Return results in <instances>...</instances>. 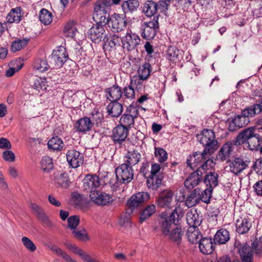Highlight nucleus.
Returning a JSON list of instances; mask_svg holds the SVG:
<instances>
[{"label": "nucleus", "instance_id": "63", "mask_svg": "<svg viewBox=\"0 0 262 262\" xmlns=\"http://www.w3.org/2000/svg\"><path fill=\"white\" fill-rule=\"evenodd\" d=\"M252 250L253 249L255 254L260 256L262 255V241L254 240L251 244Z\"/></svg>", "mask_w": 262, "mask_h": 262}, {"label": "nucleus", "instance_id": "33", "mask_svg": "<svg viewBox=\"0 0 262 262\" xmlns=\"http://www.w3.org/2000/svg\"><path fill=\"white\" fill-rule=\"evenodd\" d=\"M21 11L22 9L20 7L12 9L6 16V24L7 23L10 24L19 23L22 17Z\"/></svg>", "mask_w": 262, "mask_h": 262}, {"label": "nucleus", "instance_id": "19", "mask_svg": "<svg viewBox=\"0 0 262 262\" xmlns=\"http://www.w3.org/2000/svg\"><path fill=\"white\" fill-rule=\"evenodd\" d=\"M150 198L147 192H139L132 195L127 201L126 205L132 210L141 205Z\"/></svg>", "mask_w": 262, "mask_h": 262}, {"label": "nucleus", "instance_id": "4", "mask_svg": "<svg viewBox=\"0 0 262 262\" xmlns=\"http://www.w3.org/2000/svg\"><path fill=\"white\" fill-rule=\"evenodd\" d=\"M197 140L204 147V149L214 153L219 148L217 140L215 139L214 132L210 129L204 128L200 134L196 136Z\"/></svg>", "mask_w": 262, "mask_h": 262}, {"label": "nucleus", "instance_id": "48", "mask_svg": "<svg viewBox=\"0 0 262 262\" xmlns=\"http://www.w3.org/2000/svg\"><path fill=\"white\" fill-rule=\"evenodd\" d=\"M207 157L206 159L202 163L200 166L196 169L202 171L203 173L206 172L207 170L213 168L216 164L215 162L217 160L216 158H214L213 157L209 158L207 156Z\"/></svg>", "mask_w": 262, "mask_h": 262}, {"label": "nucleus", "instance_id": "5", "mask_svg": "<svg viewBox=\"0 0 262 262\" xmlns=\"http://www.w3.org/2000/svg\"><path fill=\"white\" fill-rule=\"evenodd\" d=\"M262 112V98L258 104H254L243 110L241 115L237 116L233 119V122L238 126H243V124H248L250 122L249 117H254L255 115Z\"/></svg>", "mask_w": 262, "mask_h": 262}, {"label": "nucleus", "instance_id": "6", "mask_svg": "<svg viewBox=\"0 0 262 262\" xmlns=\"http://www.w3.org/2000/svg\"><path fill=\"white\" fill-rule=\"evenodd\" d=\"M160 29L159 20L157 18L152 19L148 21H144L141 25L140 33L141 37L146 40H151L155 38Z\"/></svg>", "mask_w": 262, "mask_h": 262}, {"label": "nucleus", "instance_id": "56", "mask_svg": "<svg viewBox=\"0 0 262 262\" xmlns=\"http://www.w3.org/2000/svg\"><path fill=\"white\" fill-rule=\"evenodd\" d=\"M155 156L157 159L158 161L160 163L164 162L168 158L166 151L161 147H156L155 148Z\"/></svg>", "mask_w": 262, "mask_h": 262}, {"label": "nucleus", "instance_id": "32", "mask_svg": "<svg viewBox=\"0 0 262 262\" xmlns=\"http://www.w3.org/2000/svg\"><path fill=\"white\" fill-rule=\"evenodd\" d=\"M201 216H200L196 210H190L186 214V221L189 227L196 228L202 222Z\"/></svg>", "mask_w": 262, "mask_h": 262}, {"label": "nucleus", "instance_id": "45", "mask_svg": "<svg viewBox=\"0 0 262 262\" xmlns=\"http://www.w3.org/2000/svg\"><path fill=\"white\" fill-rule=\"evenodd\" d=\"M47 81L45 78L34 76L30 82L32 88L37 91L46 89Z\"/></svg>", "mask_w": 262, "mask_h": 262}, {"label": "nucleus", "instance_id": "14", "mask_svg": "<svg viewBox=\"0 0 262 262\" xmlns=\"http://www.w3.org/2000/svg\"><path fill=\"white\" fill-rule=\"evenodd\" d=\"M129 130L123 127V126H120L118 124L112 130V133L111 135V138L114 145H118L121 147L123 142L127 138Z\"/></svg>", "mask_w": 262, "mask_h": 262}, {"label": "nucleus", "instance_id": "51", "mask_svg": "<svg viewBox=\"0 0 262 262\" xmlns=\"http://www.w3.org/2000/svg\"><path fill=\"white\" fill-rule=\"evenodd\" d=\"M33 67L34 69L41 72L46 71L50 68L47 60L43 58L36 59L33 62Z\"/></svg>", "mask_w": 262, "mask_h": 262}, {"label": "nucleus", "instance_id": "26", "mask_svg": "<svg viewBox=\"0 0 262 262\" xmlns=\"http://www.w3.org/2000/svg\"><path fill=\"white\" fill-rule=\"evenodd\" d=\"M93 126L91 118L86 116H84L78 119L74 126L77 132L83 134H86L90 131Z\"/></svg>", "mask_w": 262, "mask_h": 262}, {"label": "nucleus", "instance_id": "29", "mask_svg": "<svg viewBox=\"0 0 262 262\" xmlns=\"http://www.w3.org/2000/svg\"><path fill=\"white\" fill-rule=\"evenodd\" d=\"M238 253L241 260L239 262H253V254L251 247L247 244H245L241 246Z\"/></svg>", "mask_w": 262, "mask_h": 262}, {"label": "nucleus", "instance_id": "49", "mask_svg": "<svg viewBox=\"0 0 262 262\" xmlns=\"http://www.w3.org/2000/svg\"><path fill=\"white\" fill-rule=\"evenodd\" d=\"M29 41V39L28 38L15 39L12 42L10 49L11 51L12 52H16L21 50L27 46Z\"/></svg>", "mask_w": 262, "mask_h": 262}, {"label": "nucleus", "instance_id": "22", "mask_svg": "<svg viewBox=\"0 0 262 262\" xmlns=\"http://www.w3.org/2000/svg\"><path fill=\"white\" fill-rule=\"evenodd\" d=\"M51 180L63 188H68L71 183L69 174L66 172L60 173L57 170L54 171L51 176Z\"/></svg>", "mask_w": 262, "mask_h": 262}, {"label": "nucleus", "instance_id": "35", "mask_svg": "<svg viewBox=\"0 0 262 262\" xmlns=\"http://www.w3.org/2000/svg\"><path fill=\"white\" fill-rule=\"evenodd\" d=\"M230 239L229 232L225 228H221L217 231L214 236L213 241L215 244H225Z\"/></svg>", "mask_w": 262, "mask_h": 262}, {"label": "nucleus", "instance_id": "59", "mask_svg": "<svg viewBox=\"0 0 262 262\" xmlns=\"http://www.w3.org/2000/svg\"><path fill=\"white\" fill-rule=\"evenodd\" d=\"M135 89L129 84L122 89L123 96L125 98L133 99L135 98Z\"/></svg>", "mask_w": 262, "mask_h": 262}, {"label": "nucleus", "instance_id": "36", "mask_svg": "<svg viewBox=\"0 0 262 262\" xmlns=\"http://www.w3.org/2000/svg\"><path fill=\"white\" fill-rule=\"evenodd\" d=\"M219 174L215 172L207 173L204 178V183L208 188L213 189L219 184Z\"/></svg>", "mask_w": 262, "mask_h": 262}, {"label": "nucleus", "instance_id": "16", "mask_svg": "<svg viewBox=\"0 0 262 262\" xmlns=\"http://www.w3.org/2000/svg\"><path fill=\"white\" fill-rule=\"evenodd\" d=\"M100 6H95L93 18L96 25L104 27L108 25L111 16L106 10L100 9Z\"/></svg>", "mask_w": 262, "mask_h": 262}, {"label": "nucleus", "instance_id": "23", "mask_svg": "<svg viewBox=\"0 0 262 262\" xmlns=\"http://www.w3.org/2000/svg\"><path fill=\"white\" fill-rule=\"evenodd\" d=\"M199 249L204 254H212L215 249V244L213 238L211 237H202L199 239Z\"/></svg>", "mask_w": 262, "mask_h": 262}, {"label": "nucleus", "instance_id": "27", "mask_svg": "<svg viewBox=\"0 0 262 262\" xmlns=\"http://www.w3.org/2000/svg\"><path fill=\"white\" fill-rule=\"evenodd\" d=\"M199 193H200V188L197 187L190 191L186 198L185 195L183 196L184 199H185V204L187 207L190 208L200 203Z\"/></svg>", "mask_w": 262, "mask_h": 262}, {"label": "nucleus", "instance_id": "10", "mask_svg": "<svg viewBox=\"0 0 262 262\" xmlns=\"http://www.w3.org/2000/svg\"><path fill=\"white\" fill-rule=\"evenodd\" d=\"M121 40L123 49L127 51H132L140 44L141 39L137 34L129 30Z\"/></svg>", "mask_w": 262, "mask_h": 262}, {"label": "nucleus", "instance_id": "64", "mask_svg": "<svg viewBox=\"0 0 262 262\" xmlns=\"http://www.w3.org/2000/svg\"><path fill=\"white\" fill-rule=\"evenodd\" d=\"M21 242L24 246L31 252H34L36 249L35 244L28 237H23L21 238Z\"/></svg>", "mask_w": 262, "mask_h": 262}, {"label": "nucleus", "instance_id": "50", "mask_svg": "<svg viewBox=\"0 0 262 262\" xmlns=\"http://www.w3.org/2000/svg\"><path fill=\"white\" fill-rule=\"evenodd\" d=\"M41 170L46 173H49L53 169L54 165L52 158L48 157H43L40 161Z\"/></svg>", "mask_w": 262, "mask_h": 262}, {"label": "nucleus", "instance_id": "17", "mask_svg": "<svg viewBox=\"0 0 262 262\" xmlns=\"http://www.w3.org/2000/svg\"><path fill=\"white\" fill-rule=\"evenodd\" d=\"M249 163L250 161L245 160L242 157H234L230 161L229 164L230 171L235 175H238L248 167Z\"/></svg>", "mask_w": 262, "mask_h": 262}, {"label": "nucleus", "instance_id": "15", "mask_svg": "<svg viewBox=\"0 0 262 262\" xmlns=\"http://www.w3.org/2000/svg\"><path fill=\"white\" fill-rule=\"evenodd\" d=\"M67 162L72 168H76L81 165L84 161L83 154L75 149H71L66 154Z\"/></svg>", "mask_w": 262, "mask_h": 262}, {"label": "nucleus", "instance_id": "37", "mask_svg": "<svg viewBox=\"0 0 262 262\" xmlns=\"http://www.w3.org/2000/svg\"><path fill=\"white\" fill-rule=\"evenodd\" d=\"M103 43L104 48L107 46L110 48L109 50H115L117 46H120V37L116 34H110L108 37L106 35L103 39Z\"/></svg>", "mask_w": 262, "mask_h": 262}, {"label": "nucleus", "instance_id": "43", "mask_svg": "<svg viewBox=\"0 0 262 262\" xmlns=\"http://www.w3.org/2000/svg\"><path fill=\"white\" fill-rule=\"evenodd\" d=\"M49 149L52 151H60L63 147L62 140L57 136L53 137L48 142Z\"/></svg>", "mask_w": 262, "mask_h": 262}, {"label": "nucleus", "instance_id": "24", "mask_svg": "<svg viewBox=\"0 0 262 262\" xmlns=\"http://www.w3.org/2000/svg\"><path fill=\"white\" fill-rule=\"evenodd\" d=\"M104 92L106 98L110 101H118L123 96L122 89L116 82L112 86L105 89Z\"/></svg>", "mask_w": 262, "mask_h": 262}, {"label": "nucleus", "instance_id": "28", "mask_svg": "<svg viewBox=\"0 0 262 262\" xmlns=\"http://www.w3.org/2000/svg\"><path fill=\"white\" fill-rule=\"evenodd\" d=\"M30 206L37 218L41 222L43 225L46 226H52L51 221L41 207L34 203H32Z\"/></svg>", "mask_w": 262, "mask_h": 262}, {"label": "nucleus", "instance_id": "54", "mask_svg": "<svg viewBox=\"0 0 262 262\" xmlns=\"http://www.w3.org/2000/svg\"><path fill=\"white\" fill-rule=\"evenodd\" d=\"M89 117L91 120L92 125H98L101 122L103 119V114L99 111L98 108H94L89 114Z\"/></svg>", "mask_w": 262, "mask_h": 262}, {"label": "nucleus", "instance_id": "7", "mask_svg": "<svg viewBox=\"0 0 262 262\" xmlns=\"http://www.w3.org/2000/svg\"><path fill=\"white\" fill-rule=\"evenodd\" d=\"M115 172L117 180L121 183L127 184L134 178L133 167L124 163L119 165L116 169Z\"/></svg>", "mask_w": 262, "mask_h": 262}, {"label": "nucleus", "instance_id": "18", "mask_svg": "<svg viewBox=\"0 0 262 262\" xmlns=\"http://www.w3.org/2000/svg\"><path fill=\"white\" fill-rule=\"evenodd\" d=\"M88 38L93 42L98 43L103 41L104 38L106 37L105 30L104 27L98 25H93L88 30Z\"/></svg>", "mask_w": 262, "mask_h": 262}, {"label": "nucleus", "instance_id": "30", "mask_svg": "<svg viewBox=\"0 0 262 262\" xmlns=\"http://www.w3.org/2000/svg\"><path fill=\"white\" fill-rule=\"evenodd\" d=\"M184 53L183 51L178 49L175 46H170L167 50L166 57L171 61H181L183 58Z\"/></svg>", "mask_w": 262, "mask_h": 262}, {"label": "nucleus", "instance_id": "61", "mask_svg": "<svg viewBox=\"0 0 262 262\" xmlns=\"http://www.w3.org/2000/svg\"><path fill=\"white\" fill-rule=\"evenodd\" d=\"M83 190L84 191L87 192H90V194H92V193L96 192L94 189L92 188V185L91 184V181L90 179V174L86 175L83 181Z\"/></svg>", "mask_w": 262, "mask_h": 262}, {"label": "nucleus", "instance_id": "3", "mask_svg": "<svg viewBox=\"0 0 262 262\" xmlns=\"http://www.w3.org/2000/svg\"><path fill=\"white\" fill-rule=\"evenodd\" d=\"M165 1H159L156 2L152 0H147L143 4L142 13L147 17L157 18L159 20L160 13L165 14L168 9V4Z\"/></svg>", "mask_w": 262, "mask_h": 262}, {"label": "nucleus", "instance_id": "60", "mask_svg": "<svg viewBox=\"0 0 262 262\" xmlns=\"http://www.w3.org/2000/svg\"><path fill=\"white\" fill-rule=\"evenodd\" d=\"M145 79H141L140 76L135 75L132 78L130 79L129 84L132 86L135 89L137 90L142 89L143 86V81L146 80Z\"/></svg>", "mask_w": 262, "mask_h": 262}, {"label": "nucleus", "instance_id": "11", "mask_svg": "<svg viewBox=\"0 0 262 262\" xmlns=\"http://www.w3.org/2000/svg\"><path fill=\"white\" fill-rule=\"evenodd\" d=\"M51 62H53L57 68H61L69 59V55L66 49L63 46H58L53 51L50 56Z\"/></svg>", "mask_w": 262, "mask_h": 262}, {"label": "nucleus", "instance_id": "55", "mask_svg": "<svg viewBox=\"0 0 262 262\" xmlns=\"http://www.w3.org/2000/svg\"><path fill=\"white\" fill-rule=\"evenodd\" d=\"M50 249L52 251L54 252L57 255L61 256L62 258L67 262H77L75 260L72 258L69 254L56 246H53L51 247Z\"/></svg>", "mask_w": 262, "mask_h": 262}, {"label": "nucleus", "instance_id": "1", "mask_svg": "<svg viewBox=\"0 0 262 262\" xmlns=\"http://www.w3.org/2000/svg\"><path fill=\"white\" fill-rule=\"evenodd\" d=\"M244 145L252 151H257L262 145V131L260 127L252 126L245 128L236 137V143Z\"/></svg>", "mask_w": 262, "mask_h": 262}, {"label": "nucleus", "instance_id": "52", "mask_svg": "<svg viewBox=\"0 0 262 262\" xmlns=\"http://www.w3.org/2000/svg\"><path fill=\"white\" fill-rule=\"evenodd\" d=\"M39 18L41 23L48 25L52 21V14L46 9L42 8L40 11Z\"/></svg>", "mask_w": 262, "mask_h": 262}, {"label": "nucleus", "instance_id": "12", "mask_svg": "<svg viewBox=\"0 0 262 262\" xmlns=\"http://www.w3.org/2000/svg\"><path fill=\"white\" fill-rule=\"evenodd\" d=\"M174 196L173 191L169 189H164L160 191L156 198V203L158 207L169 208L171 205Z\"/></svg>", "mask_w": 262, "mask_h": 262}, {"label": "nucleus", "instance_id": "46", "mask_svg": "<svg viewBox=\"0 0 262 262\" xmlns=\"http://www.w3.org/2000/svg\"><path fill=\"white\" fill-rule=\"evenodd\" d=\"M156 212V206L150 204L146 206L140 214L139 223L142 224Z\"/></svg>", "mask_w": 262, "mask_h": 262}, {"label": "nucleus", "instance_id": "47", "mask_svg": "<svg viewBox=\"0 0 262 262\" xmlns=\"http://www.w3.org/2000/svg\"><path fill=\"white\" fill-rule=\"evenodd\" d=\"M63 31L66 36L74 37L77 31L76 21L73 20L68 21L65 25Z\"/></svg>", "mask_w": 262, "mask_h": 262}, {"label": "nucleus", "instance_id": "44", "mask_svg": "<svg viewBox=\"0 0 262 262\" xmlns=\"http://www.w3.org/2000/svg\"><path fill=\"white\" fill-rule=\"evenodd\" d=\"M135 120L132 116L125 113L121 116L118 125L130 130L134 125Z\"/></svg>", "mask_w": 262, "mask_h": 262}, {"label": "nucleus", "instance_id": "21", "mask_svg": "<svg viewBox=\"0 0 262 262\" xmlns=\"http://www.w3.org/2000/svg\"><path fill=\"white\" fill-rule=\"evenodd\" d=\"M203 172L200 170H195L192 172L184 181L185 187L191 190L196 186L203 179Z\"/></svg>", "mask_w": 262, "mask_h": 262}, {"label": "nucleus", "instance_id": "40", "mask_svg": "<svg viewBox=\"0 0 262 262\" xmlns=\"http://www.w3.org/2000/svg\"><path fill=\"white\" fill-rule=\"evenodd\" d=\"M236 231L239 234H245L250 230L251 227V223L250 220L247 218L242 219L241 221L237 220L236 221Z\"/></svg>", "mask_w": 262, "mask_h": 262}, {"label": "nucleus", "instance_id": "20", "mask_svg": "<svg viewBox=\"0 0 262 262\" xmlns=\"http://www.w3.org/2000/svg\"><path fill=\"white\" fill-rule=\"evenodd\" d=\"M92 201L98 205L105 206L111 204L113 202L112 196L104 192H96L90 194Z\"/></svg>", "mask_w": 262, "mask_h": 262}, {"label": "nucleus", "instance_id": "58", "mask_svg": "<svg viewBox=\"0 0 262 262\" xmlns=\"http://www.w3.org/2000/svg\"><path fill=\"white\" fill-rule=\"evenodd\" d=\"M139 107L137 103L133 102L127 107L125 113L132 116L133 118L136 119L139 115Z\"/></svg>", "mask_w": 262, "mask_h": 262}, {"label": "nucleus", "instance_id": "31", "mask_svg": "<svg viewBox=\"0 0 262 262\" xmlns=\"http://www.w3.org/2000/svg\"><path fill=\"white\" fill-rule=\"evenodd\" d=\"M107 113L112 117L117 118L122 114L123 107L121 103L118 101H112L106 107Z\"/></svg>", "mask_w": 262, "mask_h": 262}, {"label": "nucleus", "instance_id": "39", "mask_svg": "<svg viewBox=\"0 0 262 262\" xmlns=\"http://www.w3.org/2000/svg\"><path fill=\"white\" fill-rule=\"evenodd\" d=\"M162 178L160 176H148L146 180V185L149 189L157 190L162 183Z\"/></svg>", "mask_w": 262, "mask_h": 262}, {"label": "nucleus", "instance_id": "2", "mask_svg": "<svg viewBox=\"0 0 262 262\" xmlns=\"http://www.w3.org/2000/svg\"><path fill=\"white\" fill-rule=\"evenodd\" d=\"M154 230L161 234L164 237L179 246L181 243L184 232L181 225H172L166 220L159 219L158 225Z\"/></svg>", "mask_w": 262, "mask_h": 262}, {"label": "nucleus", "instance_id": "41", "mask_svg": "<svg viewBox=\"0 0 262 262\" xmlns=\"http://www.w3.org/2000/svg\"><path fill=\"white\" fill-rule=\"evenodd\" d=\"M187 235L188 241L192 244L199 243V239L202 238V234L198 227H189Z\"/></svg>", "mask_w": 262, "mask_h": 262}, {"label": "nucleus", "instance_id": "34", "mask_svg": "<svg viewBox=\"0 0 262 262\" xmlns=\"http://www.w3.org/2000/svg\"><path fill=\"white\" fill-rule=\"evenodd\" d=\"M125 158L124 163L133 167L140 161L141 158V155L135 149L128 150L125 156Z\"/></svg>", "mask_w": 262, "mask_h": 262}, {"label": "nucleus", "instance_id": "13", "mask_svg": "<svg viewBox=\"0 0 262 262\" xmlns=\"http://www.w3.org/2000/svg\"><path fill=\"white\" fill-rule=\"evenodd\" d=\"M234 145L240 146L238 143H236V138L226 142L222 145L216 156V159L222 162L226 161L231 157L234 149Z\"/></svg>", "mask_w": 262, "mask_h": 262}, {"label": "nucleus", "instance_id": "38", "mask_svg": "<svg viewBox=\"0 0 262 262\" xmlns=\"http://www.w3.org/2000/svg\"><path fill=\"white\" fill-rule=\"evenodd\" d=\"M140 5L138 0H127L124 1L121 5L123 12L126 14L136 11Z\"/></svg>", "mask_w": 262, "mask_h": 262}, {"label": "nucleus", "instance_id": "53", "mask_svg": "<svg viewBox=\"0 0 262 262\" xmlns=\"http://www.w3.org/2000/svg\"><path fill=\"white\" fill-rule=\"evenodd\" d=\"M90 179L91 181L92 188L94 189L95 191H98V189L103 187L105 185L104 181L96 174H90Z\"/></svg>", "mask_w": 262, "mask_h": 262}, {"label": "nucleus", "instance_id": "8", "mask_svg": "<svg viewBox=\"0 0 262 262\" xmlns=\"http://www.w3.org/2000/svg\"><path fill=\"white\" fill-rule=\"evenodd\" d=\"M127 25V19L125 15L114 13L111 16L108 27L113 33H119L125 30Z\"/></svg>", "mask_w": 262, "mask_h": 262}, {"label": "nucleus", "instance_id": "42", "mask_svg": "<svg viewBox=\"0 0 262 262\" xmlns=\"http://www.w3.org/2000/svg\"><path fill=\"white\" fill-rule=\"evenodd\" d=\"M152 67L149 62L145 61L142 63L137 70V73L141 79H147L151 72Z\"/></svg>", "mask_w": 262, "mask_h": 262}, {"label": "nucleus", "instance_id": "25", "mask_svg": "<svg viewBox=\"0 0 262 262\" xmlns=\"http://www.w3.org/2000/svg\"><path fill=\"white\" fill-rule=\"evenodd\" d=\"M184 215V212L183 209L180 207H176L171 212L170 214L166 217H161L159 219L166 220L172 225H181L182 219Z\"/></svg>", "mask_w": 262, "mask_h": 262}, {"label": "nucleus", "instance_id": "62", "mask_svg": "<svg viewBox=\"0 0 262 262\" xmlns=\"http://www.w3.org/2000/svg\"><path fill=\"white\" fill-rule=\"evenodd\" d=\"M79 223V218L77 215H72L68 218V228L75 230Z\"/></svg>", "mask_w": 262, "mask_h": 262}, {"label": "nucleus", "instance_id": "57", "mask_svg": "<svg viewBox=\"0 0 262 262\" xmlns=\"http://www.w3.org/2000/svg\"><path fill=\"white\" fill-rule=\"evenodd\" d=\"M212 191L213 189L208 187L203 191H202L200 189V193H199L200 194V202L202 201L205 203L209 204L210 202Z\"/></svg>", "mask_w": 262, "mask_h": 262}, {"label": "nucleus", "instance_id": "9", "mask_svg": "<svg viewBox=\"0 0 262 262\" xmlns=\"http://www.w3.org/2000/svg\"><path fill=\"white\" fill-rule=\"evenodd\" d=\"M213 153L204 149L202 152H193L192 155H189L186 159L187 166L193 170L199 165H200L206 159L207 155L211 156Z\"/></svg>", "mask_w": 262, "mask_h": 262}]
</instances>
